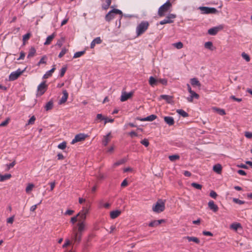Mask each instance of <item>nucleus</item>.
<instances>
[{
	"mask_svg": "<svg viewBox=\"0 0 252 252\" xmlns=\"http://www.w3.org/2000/svg\"><path fill=\"white\" fill-rule=\"evenodd\" d=\"M176 17L175 14H169L166 17L165 19L163 20L160 21L159 24L160 25H164L165 24H170L173 22V20L172 19H174Z\"/></svg>",
	"mask_w": 252,
	"mask_h": 252,
	"instance_id": "obj_9",
	"label": "nucleus"
},
{
	"mask_svg": "<svg viewBox=\"0 0 252 252\" xmlns=\"http://www.w3.org/2000/svg\"><path fill=\"white\" fill-rule=\"evenodd\" d=\"M180 158V156L178 155H173L169 156V159L171 161H175L177 159Z\"/></svg>",
	"mask_w": 252,
	"mask_h": 252,
	"instance_id": "obj_35",
	"label": "nucleus"
},
{
	"mask_svg": "<svg viewBox=\"0 0 252 252\" xmlns=\"http://www.w3.org/2000/svg\"><path fill=\"white\" fill-rule=\"evenodd\" d=\"M70 241L68 240V239H66L65 240V243L63 245V248H66L67 246L70 245Z\"/></svg>",
	"mask_w": 252,
	"mask_h": 252,
	"instance_id": "obj_63",
	"label": "nucleus"
},
{
	"mask_svg": "<svg viewBox=\"0 0 252 252\" xmlns=\"http://www.w3.org/2000/svg\"><path fill=\"white\" fill-rule=\"evenodd\" d=\"M35 117L34 116H32L28 121V123L27 124V125H33L34 123V122L35 121Z\"/></svg>",
	"mask_w": 252,
	"mask_h": 252,
	"instance_id": "obj_44",
	"label": "nucleus"
},
{
	"mask_svg": "<svg viewBox=\"0 0 252 252\" xmlns=\"http://www.w3.org/2000/svg\"><path fill=\"white\" fill-rule=\"evenodd\" d=\"M176 112L177 113H178L179 115L183 117L184 118H186L189 116V114L185 112L183 109H177L176 110Z\"/></svg>",
	"mask_w": 252,
	"mask_h": 252,
	"instance_id": "obj_30",
	"label": "nucleus"
},
{
	"mask_svg": "<svg viewBox=\"0 0 252 252\" xmlns=\"http://www.w3.org/2000/svg\"><path fill=\"white\" fill-rule=\"evenodd\" d=\"M242 57L243 58V59H244L247 62H249L250 61V57H249V56L246 54L245 52H243L242 54Z\"/></svg>",
	"mask_w": 252,
	"mask_h": 252,
	"instance_id": "obj_45",
	"label": "nucleus"
},
{
	"mask_svg": "<svg viewBox=\"0 0 252 252\" xmlns=\"http://www.w3.org/2000/svg\"><path fill=\"white\" fill-rule=\"evenodd\" d=\"M190 95L191 96V97L195 98L196 99H198L199 97V94H198L197 93H196L194 91H192L190 93Z\"/></svg>",
	"mask_w": 252,
	"mask_h": 252,
	"instance_id": "obj_55",
	"label": "nucleus"
},
{
	"mask_svg": "<svg viewBox=\"0 0 252 252\" xmlns=\"http://www.w3.org/2000/svg\"><path fill=\"white\" fill-rule=\"evenodd\" d=\"M125 162V160L124 159H121V160L116 162L114 164V166H118V165H121V164H123V163H124Z\"/></svg>",
	"mask_w": 252,
	"mask_h": 252,
	"instance_id": "obj_51",
	"label": "nucleus"
},
{
	"mask_svg": "<svg viewBox=\"0 0 252 252\" xmlns=\"http://www.w3.org/2000/svg\"><path fill=\"white\" fill-rule=\"evenodd\" d=\"M56 69L55 65L53 66V68L50 70L47 71L46 73L43 75V79H47L52 75V73L55 71Z\"/></svg>",
	"mask_w": 252,
	"mask_h": 252,
	"instance_id": "obj_17",
	"label": "nucleus"
},
{
	"mask_svg": "<svg viewBox=\"0 0 252 252\" xmlns=\"http://www.w3.org/2000/svg\"><path fill=\"white\" fill-rule=\"evenodd\" d=\"M204 47L205 48L209 49L211 51H213L214 49L213 43L211 41L206 42L204 44Z\"/></svg>",
	"mask_w": 252,
	"mask_h": 252,
	"instance_id": "obj_28",
	"label": "nucleus"
},
{
	"mask_svg": "<svg viewBox=\"0 0 252 252\" xmlns=\"http://www.w3.org/2000/svg\"><path fill=\"white\" fill-rule=\"evenodd\" d=\"M174 45L178 49H181L183 47V44L181 42L175 43Z\"/></svg>",
	"mask_w": 252,
	"mask_h": 252,
	"instance_id": "obj_52",
	"label": "nucleus"
},
{
	"mask_svg": "<svg viewBox=\"0 0 252 252\" xmlns=\"http://www.w3.org/2000/svg\"><path fill=\"white\" fill-rule=\"evenodd\" d=\"M105 119V117H104L101 114H98L96 115V119H95V121H97L98 120L100 121H102V120L104 121Z\"/></svg>",
	"mask_w": 252,
	"mask_h": 252,
	"instance_id": "obj_46",
	"label": "nucleus"
},
{
	"mask_svg": "<svg viewBox=\"0 0 252 252\" xmlns=\"http://www.w3.org/2000/svg\"><path fill=\"white\" fill-rule=\"evenodd\" d=\"M34 187V185L33 184H29L28 186L27 187L26 189V191L27 193H29L31 191L33 188Z\"/></svg>",
	"mask_w": 252,
	"mask_h": 252,
	"instance_id": "obj_42",
	"label": "nucleus"
},
{
	"mask_svg": "<svg viewBox=\"0 0 252 252\" xmlns=\"http://www.w3.org/2000/svg\"><path fill=\"white\" fill-rule=\"evenodd\" d=\"M191 186L194 188L198 189H202V185L199 184H197L196 183H192L191 184Z\"/></svg>",
	"mask_w": 252,
	"mask_h": 252,
	"instance_id": "obj_40",
	"label": "nucleus"
},
{
	"mask_svg": "<svg viewBox=\"0 0 252 252\" xmlns=\"http://www.w3.org/2000/svg\"><path fill=\"white\" fill-rule=\"evenodd\" d=\"M11 177V175L10 174H6L3 175L0 174V181L3 182L6 180L10 179Z\"/></svg>",
	"mask_w": 252,
	"mask_h": 252,
	"instance_id": "obj_32",
	"label": "nucleus"
},
{
	"mask_svg": "<svg viewBox=\"0 0 252 252\" xmlns=\"http://www.w3.org/2000/svg\"><path fill=\"white\" fill-rule=\"evenodd\" d=\"M241 227V224L239 223H232L230 227L235 230H237V229Z\"/></svg>",
	"mask_w": 252,
	"mask_h": 252,
	"instance_id": "obj_38",
	"label": "nucleus"
},
{
	"mask_svg": "<svg viewBox=\"0 0 252 252\" xmlns=\"http://www.w3.org/2000/svg\"><path fill=\"white\" fill-rule=\"evenodd\" d=\"M10 119L7 118L4 121L0 124V127L6 126L9 123Z\"/></svg>",
	"mask_w": 252,
	"mask_h": 252,
	"instance_id": "obj_50",
	"label": "nucleus"
},
{
	"mask_svg": "<svg viewBox=\"0 0 252 252\" xmlns=\"http://www.w3.org/2000/svg\"><path fill=\"white\" fill-rule=\"evenodd\" d=\"M158 82L164 85H166L167 84V80L165 79H160L159 80H158Z\"/></svg>",
	"mask_w": 252,
	"mask_h": 252,
	"instance_id": "obj_59",
	"label": "nucleus"
},
{
	"mask_svg": "<svg viewBox=\"0 0 252 252\" xmlns=\"http://www.w3.org/2000/svg\"><path fill=\"white\" fill-rule=\"evenodd\" d=\"M114 121V119H109L107 117H105V119L104 120V124H106L107 123L110 122L112 123Z\"/></svg>",
	"mask_w": 252,
	"mask_h": 252,
	"instance_id": "obj_64",
	"label": "nucleus"
},
{
	"mask_svg": "<svg viewBox=\"0 0 252 252\" xmlns=\"http://www.w3.org/2000/svg\"><path fill=\"white\" fill-rule=\"evenodd\" d=\"M158 225V224L157 220H155L152 221L149 224V226H150V227H156V226H157Z\"/></svg>",
	"mask_w": 252,
	"mask_h": 252,
	"instance_id": "obj_53",
	"label": "nucleus"
},
{
	"mask_svg": "<svg viewBox=\"0 0 252 252\" xmlns=\"http://www.w3.org/2000/svg\"><path fill=\"white\" fill-rule=\"evenodd\" d=\"M160 98L165 100L168 103H170L172 100L173 96L166 94H162L160 96Z\"/></svg>",
	"mask_w": 252,
	"mask_h": 252,
	"instance_id": "obj_24",
	"label": "nucleus"
},
{
	"mask_svg": "<svg viewBox=\"0 0 252 252\" xmlns=\"http://www.w3.org/2000/svg\"><path fill=\"white\" fill-rule=\"evenodd\" d=\"M149 27V23L148 21H142L138 24L136 29V36H139L143 34L148 29Z\"/></svg>",
	"mask_w": 252,
	"mask_h": 252,
	"instance_id": "obj_1",
	"label": "nucleus"
},
{
	"mask_svg": "<svg viewBox=\"0 0 252 252\" xmlns=\"http://www.w3.org/2000/svg\"><path fill=\"white\" fill-rule=\"evenodd\" d=\"M31 35V34L30 33H27L26 34L24 35L23 36V42H24L26 40H28L30 38Z\"/></svg>",
	"mask_w": 252,
	"mask_h": 252,
	"instance_id": "obj_49",
	"label": "nucleus"
},
{
	"mask_svg": "<svg viewBox=\"0 0 252 252\" xmlns=\"http://www.w3.org/2000/svg\"><path fill=\"white\" fill-rule=\"evenodd\" d=\"M15 164H16V161H15V160H14L12 162L10 163V164H6V166H7L6 170L8 171L11 168H12L13 167H14V166L15 165Z\"/></svg>",
	"mask_w": 252,
	"mask_h": 252,
	"instance_id": "obj_48",
	"label": "nucleus"
},
{
	"mask_svg": "<svg viewBox=\"0 0 252 252\" xmlns=\"http://www.w3.org/2000/svg\"><path fill=\"white\" fill-rule=\"evenodd\" d=\"M111 3V0H106V4L102 5V8L104 10H107L109 8Z\"/></svg>",
	"mask_w": 252,
	"mask_h": 252,
	"instance_id": "obj_33",
	"label": "nucleus"
},
{
	"mask_svg": "<svg viewBox=\"0 0 252 252\" xmlns=\"http://www.w3.org/2000/svg\"><path fill=\"white\" fill-rule=\"evenodd\" d=\"M133 94V93L132 92H130L128 93H127L126 92H123L121 96L120 100L122 102L125 101L131 97Z\"/></svg>",
	"mask_w": 252,
	"mask_h": 252,
	"instance_id": "obj_11",
	"label": "nucleus"
},
{
	"mask_svg": "<svg viewBox=\"0 0 252 252\" xmlns=\"http://www.w3.org/2000/svg\"><path fill=\"white\" fill-rule=\"evenodd\" d=\"M164 121L169 126H173L175 124V121L172 117L165 116L164 117Z\"/></svg>",
	"mask_w": 252,
	"mask_h": 252,
	"instance_id": "obj_16",
	"label": "nucleus"
},
{
	"mask_svg": "<svg viewBox=\"0 0 252 252\" xmlns=\"http://www.w3.org/2000/svg\"><path fill=\"white\" fill-rule=\"evenodd\" d=\"M141 144L144 145L145 147H148L149 145V142L147 139H144L140 141Z\"/></svg>",
	"mask_w": 252,
	"mask_h": 252,
	"instance_id": "obj_47",
	"label": "nucleus"
},
{
	"mask_svg": "<svg viewBox=\"0 0 252 252\" xmlns=\"http://www.w3.org/2000/svg\"><path fill=\"white\" fill-rule=\"evenodd\" d=\"M89 210L87 208H83V209L76 216L71 218L70 221L72 223H74L77 220V217H79L81 220H85L86 218V215L88 213Z\"/></svg>",
	"mask_w": 252,
	"mask_h": 252,
	"instance_id": "obj_4",
	"label": "nucleus"
},
{
	"mask_svg": "<svg viewBox=\"0 0 252 252\" xmlns=\"http://www.w3.org/2000/svg\"><path fill=\"white\" fill-rule=\"evenodd\" d=\"M88 136L87 135L85 134L84 133H79L75 136V138L72 140L71 143L73 144L77 142L82 141L85 139V138Z\"/></svg>",
	"mask_w": 252,
	"mask_h": 252,
	"instance_id": "obj_10",
	"label": "nucleus"
},
{
	"mask_svg": "<svg viewBox=\"0 0 252 252\" xmlns=\"http://www.w3.org/2000/svg\"><path fill=\"white\" fill-rule=\"evenodd\" d=\"M56 34L55 32L53 33L51 35L48 36L46 40V41L44 42V45H49L51 43L52 40L55 37Z\"/></svg>",
	"mask_w": 252,
	"mask_h": 252,
	"instance_id": "obj_25",
	"label": "nucleus"
},
{
	"mask_svg": "<svg viewBox=\"0 0 252 252\" xmlns=\"http://www.w3.org/2000/svg\"><path fill=\"white\" fill-rule=\"evenodd\" d=\"M78 232L80 234H82V232L85 229V223H84V220H83L81 222L78 223Z\"/></svg>",
	"mask_w": 252,
	"mask_h": 252,
	"instance_id": "obj_26",
	"label": "nucleus"
},
{
	"mask_svg": "<svg viewBox=\"0 0 252 252\" xmlns=\"http://www.w3.org/2000/svg\"><path fill=\"white\" fill-rule=\"evenodd\" d=\"M110 134L111 132H109L107 135L104 136L102 143L104 146H107L108 142H109L110 139L109 137L110 136Z\"/></svg>",
	"mask_w": 252,
	"mask_h": 252,
	"instance_id": "obj_23",
	"label": "nucleus"
},
{
	"mask_svg": "<svg viewBox=\"0 0 252 252\" xmlns=\"http://www.w3.org/2000/svg\"><path fill=\"white\" fill-rule=\"evenodd\" d=\"M158 82V80L156 79L153 76H151L149 78V84L152 86H154L157 85V83Z\"/></svg>",
	"mask_w": 252,
	"mask_h": 252,
	"instance_id": "obj_29",
	"label": "nucleus"
},
{
	"mask_svg": "<svg viewBox=\"0 0 252 252\" xmlns=\"http://www.w3.org/2000/svg\"><path fill=\"white\" fill-rule=\"evenodd\" d=\"M67 50L65 48H63L62 49V51L60 53L58 57L60 58H62L67 52Z\"/></svg>",
	"mask_w": 252,
	"mask_h": 252,
	"instance_id": "obj_41",
	"label": "nucleus"
},
{
	"mask_svg": "<svg viewBox=\"0 0 252 252\" xmlns=\"http://www.w3.org/2000/svg\"><path fill=\"white\" fill-rule=\"evenodd\" d=\"M66 70H67L66 66H64L61 68V69L60 70V76L61 77H62L64 76Z\"/></svg>",
	"mask_w": 252,
	"mask_h": 252,
	"instance_id": "obj_37",
	"label": "nucleus"
},
{
	"mask_svg": "<svg viewBox=\"0 0 252 252\" xmlns=\"http://www.w3.org/2000/svg\"><path fill=\"white\" fill-rule=\"evenodd\" d=\"M172 4L169 0H168L165 3L162 5L158 9V15L160 17H163L165 15V13L168 11L171 7Z\"/></svg>",
	"mask_w": 252,
	"mask_h": 252,
	"instance_id": "obj_2",
	"label": "nucleus"
},
{
	"mask_svg": "<svg viewBox=\"0 0 252 252\" xmlns=\"http://www.w3.org/2000/svg\"><path fill=\"white\" fill-rule=\"evenodd\" d=\"M222 26L216 27L211 28L208 31V33L210 35H215L220 30L222 29Z\"/></svg>",
	"mask_w": 252,
	"mask_h": 252,
	"instance_id": "obj_13",
	"label": "nucleus"
},
{
	"mask_svg": "<svg viewBox=\"0 0 252 252\" xmlns=\"http://www.w3.org/2000/svg\"><path fill=\"white\" fill-rule=\"evenodd\" d=\"M121 213V212L119 210H114L110 212V217L112 219H116L117 218Z\"/></svg>",
	"mask_w": 252,
	"mask_h": 252,
	"instance_id": "obj_19",
	"label": "nucleus"
},
{
	"mask_svg": "<svg viewBox=\"0 0 252 252\" xmlns=\"http://www.w3.org/2000/svg\"><path fill=\"white\" fill-rule=\"evenodd\" d=\"M63 95L59 102V104L60 105L64 103L66 101L68 97V94L66 90L63 91Z\"/></svg>",
	"mask_w": 252,
	"mask_h": 252,
	"instance_id": "obj_14",
	"label": "nucleus"
},
{
	"mask_svg": "<svg viewBox=\"0 0 252 252\" xmlns=\"http://www.w3.org/2000/svg\"><path fill=\"white\" fill-rule=\"evenodd\" d=\"M215 110L218 114H219L221 116H223L225 114V112L224 109L219 108H215Z\"/></svg>",
	"mask_w": 252,
	"mask_h": 252,
	"instance_id": "obj_36",
	"label": "nucleus"
},
{
	"mask_svg": "<svg viewBox=\"0 0 252 252\" xmlns=\"http://www.w3.org/2000/svg\"><path fill=\"white\" fill-rule=\"evenodd\" d=\"M94 41L96 44H100L102 42V40L100 37H97L94 39Z\"/></svg>",
	"mask_w": 252,
	"mask_h": 252,
	"instance_id": "obj_57",
	"label": "nucleus"
},
{
	"mask_svg": "<svg viewBox=\"0 0 252 252\" xmlns=\"http://www.w3.org/2000/svg\"><path fill=\"white\" fill-rule=\"evenodd\" d=\"M47 57L46 56H43L41 59L40 60L39 62L38 63L37 65H39L40 64L46 63V61H44V59H46Z\"/></svg>",
	"mask_w": 252,
	"mask_h": 252,
	"instance_id": "obj_56",
	"label": "nucleus"
},
{
	"mask_svg": "<svg viewBox=\"0 0 252 252\" xmlns=\"http://www.w3.org/2000/svg\"><path fill=\"white\" fill-rule=\"evenodd\" d=\"M115 14H119L121 15V18L123 16V12L121 10L118 9H113L110 10L105 16L106 21L110 22L115 17Z\"/></svg>",
	"mask_w": 252,
	"mask_h": 252,
	"instance_id": "obj_3",
	"label": "nucleus"
},
{
	"mask_svg": "<svg viewBox=\"0 0 252 252\" xmlns=\"http://www.w3.org/2000/svg\"><path fill=\"white\" fill-rule=\"evenodd\" d=\"M54 106L53 101L52 100L48 101L44 106V109L46 111H48L53 109Z\"/></svg>",
	"mask_w": 252,
	"mask_h": 252,
	"instance_id": "obj_18",
	"label": "nucleus"
},
{
	"mask_svg": "<svg viewBox=\"0 0 252 252\" xmlns=\"http://www.w3.org/2000/svg\"><path fill=\"white\" fill-rule=\"evenodd\" d=\"M233 201L234 203L238 204L239 205L244 204L245 203V202L244 201H242L241 200H240V199H239L238 198H233Z\"/></svg>",
	"mask_w": 252,
	"mask_h": 252,
	"instance_id": "obj_43",
	"label": "nucleus"
},
{
	"mask_svg": "<svg viewBox=\"0 0 252 252\" xmlns=\"http://www.w3.org/2000/svg\"><path fill=\"white\" fill-rule=\"evenodd\" d=\"M245 136L248 138H252V133L248 131H246L245 133Z\"/></svg>",
	"mask_w": 252,
	"mask_h": 252,
	"instance_id": "obj_61",
	"label": "nucleus"
},
{
	"mask_svg": "<svg viewBox=\"0 0 252 252\" xmlns=\"http://www.w3.org/2000/svg\"><path fill=\"white\" fill-rule=\"evenodd\" d=\"M128 185V182L126 179H125L121 183V186L122 187H125Z\"/></svg>",
	"mask_w": 252,
	"mask_h": 252,
	"instance_id": "obj_62",
	"label": "nucleus"
},
{
	"mask_svg": "<svg viewBox=\"0 0 252 252\" xmlns=\"http://www.w3.org/2000/svg\"><path fill=\"white\" fill-rule=\"evenodd\" d=\"M213 170L218 174H220L222 170V167L220 164H216L214 165Z\"/></svg>",
	"mask_w": 252,
	"mask_h": 252,
	"instance_id": "obj_22",
	"label": "nucleus"
},
{
	"mask_svg": "<svg viewBox=\"0 0 252 252\" xmlns=\"http://www.w3.org/2000/svg\"><path fill=\"white\" fill-rule=\"evenodd\" d=\"M82 234H80L79 233H75L74 236V239L75 242L77 243H79L81 240Z\"/></svg>",
	"mask_w": 252,
	"mask_h": 252,
	"instance_id": "obj_31",
	"label": "nucleus"
},
{
	"mask_svg": "<svg viewBox=\"0 0 252 252\" xmlns=\"http://www.w3.org/2000/svg\"><path fill=\"white\" fill-rule=\"evenodd\" d=\"M209 195L214 199H216L218 196L217 193L214 190H211L210 191Z\"/></svg>",
	"mask_w": 252,
	"mask_h": 252,
	"instance_id": "obj_54",
	"label": "nucleus"
},
{
	"mask_svg": "<svg viewBox=\"0 0 252 252\" xmlns=\"http://www.w3.org/2000/svg\"><path fill=\"white\" fill-rule=\"evenodd\" d=\"M199 9L203 14H215L218 12L217 9L214 7L202 6L200 7Z\"/></svg>",
	"mask_w": 252,
	"mask_h": 252,
	"instance_id": "obj_6",
	"label": "nucleus"
},
{
	"mask_svg": "<svg viewBox=\"0 0 252 252\" xmlns=\"http://www.w3.org/2000/svg\"><path fill=\"white\" fill-rule=\"evenodd\" d=\"M165 209V203L161 199H159L155 205H153L152 210L158 213L163 212Z\"/></svg>",
	"mask_w": 252,
	"mask_h": 252,
	"instance_id": "obj_5",
	"label": "nucleus"
},
{
	"mask_svg": "<svg viewBox=\"0 0 252 252\" xmlns=\"http://www.w3.org/2000/svg\"><path fill=\"white\" fill-rule=\"evenodd\" d=\"M208 205L209 208L214 212H217L219 210V207L215 204L213 200L210 201L208 203Z\"/></svg>",
	"mask_w": 252,
	"mask_h": 252,
	"instance_id": "obj_15",
	"label": "nucleus"
},
{
	"mask_svg": "<svg viewBox=\"0 0 252 252\" xmlns=\"http://www.w3.org/2000/svg\"><path fill=\"white\" fill-rule=\"evenodd\" d=\"M20 54V57L17 60H23L25 57V53L23 51H21Z\"/></svg>",
	"mask_w": 252,
	"mask_h": 252,
	"instance_id": "obj_58",
	"label": "nucleus"
},
{
	"mask_svg": "<svg viewBox=\"0 0 252 252\" xmlns=\"http://www.w3.org/2000/svg\"><path fill=\"white\" fill-rule=\"evenodd\" d=\"M202 233L205 236H212L213 235V233L210 231H203Z\"/></svg>",
	"mask_w": 252,
	"mask_h": 252,
	"instance_id": "obj_60",
	"label": "nucleus"
},
{
	"mask_svg": "<svg viewBox=\"0 0 252 252\" xmlns=\"http://www.w3.org/2000/svg\"><path fill=\"white\" fill-rule=\"evenodd\" d=\"M190 84L193 87L198 86L200 87L201 84L198 79L196 78H191L190 80Z\"/></svg>",
	"mask_w": 252,
	"mask_h": 252,
	"instance_id": "obj_21",
	"label": "nucleus"
},
{
	"mask_svg": "<svg viewBox=\"0 0 252 252\" xmlns=\"http://www.w3.org/2000/svg\"><path fill=\"white\" fill-rule=\"evenodd\" d=\"M48 85L46 84V81H43L37 87V92L39 95H43L46 91Z\"/></svg>",
	"mask_w": 252,
	"mask_h": 252,
	"instance_id": "obj_8",
	"label": "nucleus"
},
{
	"mask_svg": "<svg viewBox=\"0 0 252 252\" xmlns=\"http://www.w3.org/2000/svg\"><path fill=\"white\" fill-rule=\"evenodd\" d=\"M36 52V50L33 47H32L29 50V54L27 56L28 58H31L33 57Z\"/></svg>",
	"mask_w": 252,
	"mask_h": 252,
	"instance_id": "obj_27",
	"label": "nucleus"
},
{
	"mask_svg": "<svg viewBox=\"0 0 252 252\" xmlns=\"http://www.w3.org/2000/svg\"><path fill=\"white\" fill-rule=\"evenodd\" d=\"M157 118V116L156 115L152 114L147 117L141 118L140 117H136L135 118L136 120L140 121H153L155 120Z\"/></svg>",
	"mask_w": 252,
	"mask_h": 252,
	"instance_id": "obj_12",
	"label": "nucleus"
},
{
	"mask_svg": "<svg viewBox=\"0 0 252 252\" xmlns=\"http://www.w3.org/2000/svg\"><path fill=\"white\" fill-rule=\"evenodd\" d=\"M184 238L187 239L189 242L192 241L196 244H199L200 242L198 238L195 237L186 236Z\"/></svg>",
	"mask_w": 252,
	"mask_h": 252,
	"instance_id": "obj_20",
	"label": "nucleus"
},
{
	"mask_svg": "<svg viewBox=\"0 0 252 252\" xmlns=\"http://www.w3.org/2000/svg\"><path fill=\"white\" fill-rule=\"evenodd\" d=\"M24 70H21L20 69H18L16 71L12 72L9 76V81H14L16 80L24 72Z\"/></svg>",
	"mask_w": 252,
	"mask_h": 252,
	"instance_id": "obj_7",
	"label": "nucleus"
},
{
	"mask_svg": "<svg viewBox=\"0 0 252 252\" xmlns=\"http://www.w3.org/2000/svg\"><path fill=\"white\" fill-rule=\"evenodd\" d=\"M66 147V143L65 141H63L58 145V148L60 149L63 150Z\"/></svg>",
	"mask_w": 252,
	"mask_h": 252,
	"instance_id": "obj_39",
	"label": "nucleus"
},
{
	"mask_svg": "<svg viewBox=\"0 0 252 252\" xmlns=\"http://www.w3.org/2000/svg\"><path fill=\"white\" fill-rule=\"evenodd\" d=\"M85 52H86L85 50L77 52L74 54L73 58H79V57H81V56L83 55L85 53Z\"/></svg>",
	"mask_w": 252,
	"mask_h": 252,
	"instance_id": "obj_34",
	"label": "nucleus"
}]
</instances>
